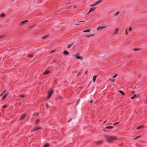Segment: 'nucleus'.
<instances>
[{"mask_svg": "<svg viewBox=\"0 0 147 147\" xmlns=\"http://www.w3.org/2000/svg\"><path fill=\"white\" fill-rule=\"evenodd\" d=\"M97 76H94L93 77V82H94L96 80V78L97 77Z\"/></svg>", "mask_w": 147, "mask_h": 147, "instance_id": "obj_10", "label": "nucleus"}, {"mask_svg": "<svg viewBox=\"0 0 147 147\" xmlns=\"http://www.w3.org/2000/svg\"><path fill=\"white\" fill-rule=\"evenodd\" d=\"M48 36V35H47L46 36H44L43 37H42V39H44V38H47V36Z\"/></svg>", "mask_w": 147, "mask_h": 147, "instance_id": "obj_37", "label": "nucleus"}, {"mask_svg": "<svg viewBox=\"0 0 147 147\" xmlns=\"http://www.w3.org/2000/svg\"><path fill=\"white\" fill-rule=\"evenodd\" d=\"M82 88V87H80V88Z\"/></svg>", "mask_w": 147, "mask_h": 147, "instance_id": "obj_64", "label": "nucleus"}, {"mask_svg": "<svg viewBox=\"0 0 147 147\" xmlns=\"http://www.w3.org/2000/svg\"><path fill=\"white\" fill-rule=\"evenodd\" d=\"M80 99H79L77 101V104H76V105H78L79 102V101H80Z\"/></svg>", "mask_w": 147, "mask_h": 147, "instance_id": "obj_39", "label": "nucleus"}, {"mask_svg": "<svg viewBox=\"0 0 147 147\" xmlns=\"http://www.w3.org/2000/svg\"><path fill=\"white\" fill-rule=\"evenodd\" d=\"M94 34H91V35H86V37H88H88H90V36H94Z\"/></svg>", "mask_w": 147, "mask_h": 147, "instance_id": "obj_29", "label": "nucleus"}, {"mask_svg": "<svg viewBox=\"0 0 147 147\" xmlns=\"http://www.w3.org/2000/svg\"><path fill=\"white\" fill-rule=\"evenodd\" d=\"M93 102V100H91L90 101V102L91 103H92V102Z\"/></svg>", "mask_w": 147, "mask_h": 147, "instance_id": "obj_54", "label": "nucleus"}, {"mask_svg": "<svg viewBox=\"0 0 147 147\" xmlns=\"http://www.w3.org/2000/svg\"><path fill=\"white\" fill-rule=\"evenodd\" d=\"M50 71L46 69L45 72L43 73V74H48L49 73Z\"/></svg>", "mask_w": 147, "mask_h": 147, "instance_id": "obj_9", "label": "nucleus"}, {"mask_svg": "<svg viewBox=\"0 0 147 147\" xmlns=\"http://www.w3.org/2000/svg\"><path fill=\"white\" fill-rule=\"evenodd\" d=\"M35 26V25H33V26H31L30 27V28H32L34 26Z\"/></svg>", "mask_w": 147, "mask_h": 147, "instance_id": "obj_45", "label": "nucleus"}, {"mask_svg": "<svg viewBox=\"0 0 147 147\" xmlns=\"http://www.w3.org/2000/svg\"><path fill=\"white\" fill-rule=\"evenodd\" d=\"M7 107V105H3V108H6V107Z\"/></svg>", "mask_w": 147, "mask_h": 147, "instance_id": "obj_33", "label": "nucleus"}, {"mask_svg": "<svg viewBox=\"0 0 147 147\" xmlns=\"http://www.w3.org/2000/svg\"><path fill=\"white\" fill-rule=\"evenodd\" d=\"M80 73V72L77 75V76H78Z\"/></svg>", "mask_w": 147, "mask_h": 147, "instance_id": "obj_55", "label": "nucleus"}, {"mask_svg": "<svg viewBox=\"0 0 147 147\" xmlns=\"http://www.w3.org/2000/svg\"><path fill=\"white\" fill-rule=\"evenodd\" d=\"M53 90L52 89H51L48 92V95H50L51 96V95L53 93Z\"/></svg>", "mask_w": 147, "mask_h": 147, "instance_id": "obj_5", "label": "nucleus"}, {"mask_svg": "<svg viewBox=\"0 0 147 147\" xmlns=\"http://www.w3.org/2000/svg\"><path fill=\"white\" fill-rule=\"evenodd\" d=\"M140 50L139 49L133 48V50L134 51H138Z\"/></svg>", "mask_w": 147, "mask_h": 147, "instance_id": "obj_22", "label": "nucleus"}, {"mask_svg": "<svg viewBox=\"0 0 147 147\" xmlns=\"http://www.w3.org/2000/svg\"><path fill=\"white\" fill-rule=\"evenodd\" d=\"M5 35H3L2 36H0V39H1L5 36Z\"/></svg>", "mask_w": 147, "mask_h": 147, "instance_id": "obj_27", "label": "nucleus"}, {"mask_svg": "<svg viewBox=\"0 0 147 147\" xmlns=\"http://www.w3.org/2000/svg\"><path fill=\"white\" fill-rule=\"evenodd\" d=\"M63 53L65 55H68L69 54V53L67 51H64Z\"/></svg>", "mask_w": 147, "mask_h": 147, "instance_id": "obj_11", "label": "nucleus"}, {"mask_svg": "<svg viewBox=\"0 0 147 147\" xmlns=\"http://www.w3.org/2000/svg\"><path fill=\"white\" fill-rule=\"evenodd\" d=\"M6 90H5L3 92L0 94V96H2L3 94L6 92Z\"/></svg>", "mask_w": 147, "mask_h": 147, "instance_id": "obj_30", "label": "nucleus"}, {"mask_svg": "<svg viewBox=\"0 0 147 147\" xmlns=\"http://www.w3.org/2000/svg\"><path fill=\"white\" fill-rule=\"evenodd\" d=\"M36 115H39V113H36Z\"/></svg>", "mask_w": 147, "mask_h": 147, "instance_id": "obj_48", "label": "nucleus"}, {"mask_svg": "<svg viewBox=\"0 0 147 147\" xmlns=\"http://www.w3.org/2000/svg\"><path fill=\"white\" fill-rule=\"evenodd\" d=\"M95 5H96L95 4V3H94V4H92V5H90V7H92V6H95Z\"/></svg>", "mask_w": 147, "mask_h": 147, "instance_id": "obj_32", "label": "nucleus"}, {"mask_svg": "<svg viewBox=\"0 0 147 147\" xmlns=\"http://www.w3.org/2000/svg\"><path fill=\"white\" fill-rule=\"evenodd\" d=\"M6 15L5 14H2L0 15V16L1 18H4L5 17Z\"/></svg>", "mask_w": 147, "mask_h": 147, "instance_id": "obj_18", "label": "nucleus"}, {"mask_svg": "<svg viewBox=\"0 0 147 147\" xmlns=\"http://www.w3.org/2000/svg\"><path fill=\"white\" fill-rule=\"evenodd\" d=\"M132 28L131 27H130L129 29V31H130L132 30Z\"/></svg>", "mask_w": 147, "mask_h": 147, "instance_id": "obj_40", "label": "nucleus"}, {"mask_svg": "<svg viewBox=\"0 0 147 147\" xmlns=\"http://www.w3.org/2000/svg\"><path fill=\"white\" fill-rule=\"evenodd\" d=\"M107 121L106 120L103 123V124H105Z\"/></svg>", "mask_w": 147, "mask_h": 147, "instance_id": "obj_51", "label": "nucleus"}, {"mask_svg": "<svg viewBox=\"0 0 147 147\" xmlns=\"http://www.w3.org/2000/svg\"><path fill=\"white\" fill-rule=\"evenodd\" d=\"M6 97V95H4L2 98V100H4Z\"/></svg>", "mask_w": 147, "mask_h": 147, "instance_id": "obj_24", "label": "nucleus"}, {"mask_svg": "<svg viewBox=\"0 0 147 147\" xmlns=\"http://www.w3.org/2000/svg\"><path fill=\"white\" fill-rule=\"evenodd\" d=\"M91 83V82H90V83L89 84V85H88V86L89 85V84H90V83Z\"/></svg>", "mask_w": 147, "mask_h": 147, "instance_id": "obj_61", "label": "nucleus"}, {"mask_svg": "<svg viewBox=\"0 0 147 147\" xmlns=\"http://www.w3.org/2000/svg\"><path fill=\"white\" fill-rule=\"evenodd\" d=\"M85 21H80V22H78L79 23H80V22H85Z\"/></svg>", "mask_w": 147, "mask_h": 147, "instance_id": "obj_50", "label": "nucleus"}, {"mask_svg": "<svg viewBox=\"0 0 147 147\" xmlns=\"http://www.w3.org/2000/svg\"><path fill=\"white\" fill-rule=\"evenodd\" d=\"M119 13H120V12L119 11L117 12L114 15V16L115 17L116 16H117V15H118L119 14Z\"/></svg>", "mask_w": 147, "mask_h": 147, "instance_id": "obj_19", "label": "nucleus"}, {"mask_svg": "<svg viewBox=\"0 0 147 147\" xmlns=\"http://www.w3.org/2000/svg\"><path fill=\"white\" fill-rule=\"evenodd\" d=\"M34 113H33V114L32 115H33V116H34Z\"/></svg>", "mask_w": 147, "mask_h": 147, "instance_id": "obj_60", "label": "nucleus"}, {"mask_svg": "<svg viewBox=\"0 0 147 147\" xmlns=\"http://www.w3.org/2000/svg\"><path fill=\"white\" fill-rule=\"evenodd\" d=\"M105 28V26H99L97 29V30H100Z\"/></svg>", "mask_w": 147, "mask_h": 147, "instance_id": "obj_3", "label": "nucleus"}, {"mask_svg": "<svg viewBox=\"0 0 147 147\" xmlns=\"http://www.w3.org/2000/svg\"><path fill=\"white\" fill-rule=\"evenodd\" d=\"M39 121H40V120L38 119H37L35 121L36 125H38L39 122Z\"/></svg>", "mask_w": 147, "mask_h": 147, "instance_id": "obj_15", "label": "nucleus"}, {"mask_svg": "<svg viewBox=\"0 0 147 147\" xmlns=\"http://www.w3.org/2000/svg\"><path fill=\"white\" fill-rule=\"evenodd\" d=\"M76 58L77 59H80L81 60H82L83 59V57L82 56H77L76 57Z\"/></svg>", "mask_w": 147, "mask_h": 147, "instance_id": "obj_8", "label": "nucleus"}, {"mask_svg": "<svg viewBox=\"0 0 147 147\" xmlns=\"http://www.w3.org/2000/svg\"><path fill=\"white\" fill-rule=\"evenodd\" d=\"M143 127H144L143 125L140 126H139L137 128V129H140L141 128H143Z\"/></svg>", "mask_w": 147, "mask_h": 147, "instance_id": "obj_20", "label": "nucleus"}, {"mask_svg": "<svg viewBox=\"0 0 147 147\" xmlns=\"http://www.w3.org/2000/svg\"><path fill=\"white\" fill-rule=\"evenodd\" d=\"M24 96H25L24 95H21L20 96V97H22V98H24Z\"/></svg>", "mask_w": 147, "mask_h": 147, "instance_id": "obj_31", "label": "nucleus"}, {"mask_svg": "<svg viewBox=\"0 0 147 147\" xmlns=\"http://www.w3.org/2000/svg\"><path fill=\"white\" fill-rule=\"evenodd\" d=\"M119 31V29L117 28H115V30L114 31V34H117V33L118 31Z\"/></svg>", "mask_w": 147, "mask_h": 147, "instance_id": "obj_7", "label": "nucleus"}, {"mask_svg": "<svg viewBox=\"0 0 147 147\" xmlns=\"http://www.w3.org/2000/svg\"><path fill=\"white\" fill-rule=\"evenodd\" d=\"M135 93V91H133L132 92V93L133 94H134Z\"/></svg>", "mask_w": 147, "mask_h": 147, "instance_id": "obj_49", "label": "nucleus"}, {"mask_svg": "<svg viewBox=\"0 0 147 147\" xmlns=\"http://www.w3.org/2000/svg\"><path fill=\"white\" fill-rule=\"evenodd\" d=\"M42 128V127H34L33 128V129H32V130H31V132H32L33 131H36V130L40 129Z\"/></svg>", "mask_w": 147, "mask_h": 147, "instance_id": "obj_2", "label": "nucleus"}, {"mask_svg": "<svg viewBox=\"0 0 147 147\" xmlns=\"http://www.w3.org/2000/svg\"><path fill=\"white\" fill-rule=\"evenodd\" d=\"M140 136H138L137 138H135L134 139V140H135V139H137L138 138H140Z\"/></svg>", "mask_w": 147, "mask_h": 147, "instance_id": "obj_42", "label": "nucleus"}, {"mask_svg": "<svg viewBox=\"0 0 147 147\" xmlns=\"http://www.w3.org/2000/svg\"><path fill=\"white\" fill-rule=\"evenodd\" d=\"M71 120H72V118H71L69 120H68V122H69Z\"/></svg>", "mask_w": 147, "mask_h": 147, "instance_id": "obj_44", "label": "nucleus"}, {"mask_svg": "<svg viewBox=\"0 0 147 147\" xmlns=\"http://www.w3.org/2000/svg\"><path fill=\"white\" fill-rule=\"evenodd\" d=\"M28 22V20H25L21 22V25H22L26 23H27Z\"/></svg>", "mask_w": 147, "mask_h": 147, "instance_id": "obj_6", "label": "nucleus"}, {"mask_svg": "<svg viewBox=\"0 0 147 147\" xmlns=\"http://www.w3.org/2000/svg\"><path fill=\"white\" fill-rule=\"evenodd\" d=\"M96 9V8L95 7H91V8L90 9V11H94V10H95V9Z\"/></svg>", "mask_w": 147, "mask_h": 147, "instance_id": "obj_12", "label": "nucleus"}, {"mask_svg": "<svg viewBox=\"0 0 147 147\" xmlns=\"http://www.w3.org/2000/svg\"><path fill=\"white\" fill-rule=\"evenodd\" d=\"M102 1V0H100L98 1H97L95 3L96 5H97L98 4H99V3H100Z\"/></svg>", "mask_w": 147, "mask_h": 147, "instance_id": "obj_13", "label": "nucleus"}, {"mask_svg": "<svg viewBox=\"0 0 147 147\" xmlns=\"http://www.w3.org/2000/svg\"><path fill=\"white\" fill-rule=\"evenodd\" d=\"M117 74H115L113 77V78H115L117 76Z\"/></svg>", "mask_w": 147, "mask_h": 147, "instance_id": "obj_35", "label": "nucleus"}, {"mask_svg": "<svg viewBox=\"0 0 147 147\" xmlns=\"http://www.w3.org/2000/svg\"><path fill=\"white\" fill-rule=\"evenodd\" d=\"M127 30L128 28H126L125 29V34L126 35H128V33L127 32Z\"/></svg>", "mask_w": 147, "mask_h": 147, "instance_id": "obj_14", "label": "nucleus"}, {"mask_svg": "<svg viewBox=\"0 0 147 147\" xmlns=\"http://www.w3.org/2000/svg\"><path fill=\"white\" fill-rule=\"evenodd\" d=\"M46 106H47V108H48L49 107V105H48V104H46Z\"/></svg>", "mask_w": 147, "mask_h": 147, "instance_id": "obj_43", "label": "nucleus"}, {"mask_svg": "<svg viewBox=\"0 0 147 147\" xmlns=\"http://www.w3.org/2000/svg\"><path fill=\"white\" fill-rule=\"evenodd\" d=\"M59 98H60V99H62V98H61V96H59Z\"/></svg>", "mask_w": 147, "mask_h": 147, "instance_id": "obj_52", "label": "nucleus"}, {"mask_svg": "<svg viewBox=\"0 0 147 147\" xmlns=\"http://www.w3.org/2000/svg\"><path fill=\"white\" fill-rule=\"evenodd\" d=\"M119 123V122H117L115 123H114V124H113V125H117V124H118Z\"/></svg>", "mask_w": 147, "mask_h": 147, "instance_id": "obj_34", "label": "nucleus"}, {"mask_svg": "<svg viewBox=\"0 0 147 147\" xmlns=\"http://www.w3.org/2000/svg\"><path fill=\"white\" fill-rule=\"evenodd\" d=\"M41 83V82H39V84H40V83Z\"/></svg>", "mask_w": 147, "mask_h": 147, "instance_id": "obj_62", "label": "nucleus"}, {"mask_svg": "<svg viewBox=\"0 0 147 147\" xmlns=\"http://www.w3.org/2000/svg\"><path fill=\"white\" fill-rule=\"evenodd\" d=\"M109 80L112 81L113 82H114L115 81V80H114V79H110Z\"/></svg>", "mask_w": 147, "mask_h": 147, "instance_id": "obj_38", "label": "nucleus"}, {"mask_svg": "<svg viewBox=\"0 0 147 147\" xmlns=\"http://www.w3.org/2000/svg\"><path fill=\"white\" fill-rule=\"evenodd\" d=\"M88 71H86L85 72V74H87L88 73Z\"/></svg>", "mask_w": 147, "mask_h": 147, "instance_id": "obj_46", "label": "nucleus"}, {"mask_svg": "<svg viewBox=\"0 0 147 147\" xmlns=\"http://www.w3.org/2000/svg\"><path fill=\"white\" fill-rule=\"evenodd\" d=\"M82 88V87H80V88Z\"/></svg>", "mask_w": 147, "mask_h": 147, "instance_id": "obj_63", "label": "nucleus"}, {"mask_svg": "<svg viewBox=\"0 0 147 147\" xmlns=\"http://www.w3.org/2000/svg\"><path fill=\"white\" fill-rule=\"evenodd\" d=\"M55 50H53V51H52L51 52V53H53V52H55Z\"/></svg>", "mask_w": 147, "mask_h": 147, "instance_id": "obj_47", "label": "nucleus"}, {"mask_svg": "<svg viewBox=\"0 0 147 147\" xmlns=\"http://www.w3.org/2000/svg\"><path fill=\"white\" fill-rule=\"evenodd\" d=\"M33 56H34V55L33 54H30L28 55V56L29 57H30V58L32 57Z\"/></svg>", "mask_w": 147, "mask_h": 147, "instance_id": "obj_26", "label": "nucleus"}, {"mask_svg": "<svg viewBox=\"0 0 147 147\" xmlns=\"http://www.w3.org/2000/svg\"><path fill=\"white\" fill-rule=\"evenodd\" d=\"M76 7H77L76 6H74V8H76Z\"/></svg>", "mask_w": 147, "mask_h": 147, "instance_id": "obj_57", "label": "nucleus"}, {"mask_svg": "<svg viewBox=\"0 0 147 147\" xmlns=\"http://www.w3.org/2000/svg\"><path fill=\"white\" fill-rule=\"evenodd\" d=\"M26 115H27L26 114H23L22 115L21 118L19 120V121L23 120L24 119V118H25V117L26 116Z\"/></svg>", "mask_w": 147, "mask_h": 147, "instance_id": "obj_4", "label": "nucleus"}, {"mask_svg": "<svg viewBox=\"0 0 147 147\" xmlns=\"http://www.w3.org/2000/svg\"><path fill=\"white\" fill-rule=\"evenodd\" d=\"M114 127L113 126H107L106 127L107 128H109L110 129H112Z\"/></svg>", "mask_w": 147, "mask_h": 147, "instance_id": "obj_21", "label": "nucleus"}, {"mask_svg": "<svg viewBox=\"0 0 147 147\" xmlns=\"http://www.w3.org/2000/svg\"><path fill=\"white\" fill-rule=\"evenodd\" d=\"M79 24H76V25H79Z\"/></svg>", "mask_w": 147, "mask_h": 147, "instance_id": "obj_59", "label": "nucleus"}, {"mask_svg": "<svg viewBox=\"0 0 147 147\" xmlns=\"http://www.w3.org/2000/svg\"><path fill=\"white\" fill-rule=\"evenodd\" d=\"M49 146L50 144L47 143L44 145V147H49Z\"/></svg>", "mask_w": 147, "mask_h": 147, "instance_id": "obj_17", "label": "nucleus"}, {"mask_svg": "<svg viewBox=\"0 0 147 147\" xmlns=\"http://www.w3.org/2000/svg\"><path fill=\"white\" fill-rule=\"evenodd\" d=\"M118 92L121 93L122 95H124L125 93L123 92V91L121 90H119Z\"/></svg>", "mask_w": 147, "mask_h": 147, "instance_id": "obj_16", "label": "nucleus"}, {"mask_svg": "<svg viewBox=\"0 0 147 147\" xmlns=\"http://www.w3.org/2000/svg\"><path fill=\"white\" fill-rule=\"evenodd\" d=\"M91 11H90V10H89V11L88 13L87 14L89 13Z\"/></svg>", "mask_w": 147, "mask_h": 147, "instance_id": "obj_53", "label": "nucleus"}, {"mask_svg": "<svg viewBox=\"0 0 147 147\" xmlns=\"http://www.w3.org/2000/svg\"><path fill=\"white\" fill-rule=\"evenodd\" d=\"M56 60H54V63H55V62H56Z\"/></svg>", "mask_w": 147, "mask_h": 147, "instance_id": "obj_56", "label": "nucleus"}, {"mask_svg": "<svg viewBox=\"0 0 147 147\" xmlns=\"http://www.w3.org/2000/svg\"><path fill=\"white\" fill-rule=\"evenodd\" d=\"M51 96H50V95H48V96L47 98V99H49L51 97Z\"/></svg>", "mask_w": 147, "mask_h": 147, "instance_id": "obj_41", "label": "nucleus"}, {"mask_svg": "<svg viewBox=\"0 0 147 147\" xmlns=\"http://www.w3.org/2000/svg\"><path fill=\"white\" fill-rule=\"evenodd\" d=\"M105 138L109 143H111L114 140H117V138L116 136H105Z\"/></svg>", "mask_w": 147, "mask_h": 147, "instance_id": "obj_1", "label": "nucleus"}, {"mask_svg": "<svg viewBox=\"0 0 147 147\" xmlns=\"http://www.w3.org/2000/svg\"><path fill=\"white\" fill-rule=\"evenodd\" d=\"M136 96V94H134V96L131 97V99H133Z\"/></svg>", "mask_w": 147, "mask_h": 147, "instance_id": "obj_25", "label": "nucleus"}, {"mask_svg": "<svg viewBox=\"0 0 147 147\" xmlns=\"http://www.w3.org/2000/svg\"><path fill=\"white\" fill-rule=\"evenodd\" d=\"M102 141H98V142H97V144H99L100 143H102Z\"/></svg>", "mask_w": 147, "mask_h": 147, "instance_id": "obj_28", "label": "nucleus"}, {"mask_svg": "<svg viewBox=\"0 0 147 147\" xmlns=\"http://www.w3.org/2000/svg\"><path fill=\"white\" fill-rule=\"evenodd\" d=\"M90 29H88V30H84L83 31V32H90Z\"/></svg>", "mask_w": 147, "mask_h": 147, "instance_id": "obj_23", "label": "nucleus"}, {"mask_svg": "<svg viewBox=\"0 0 147 147\" xmlns=\"http://www.w3.org/2000/svg\"><path fill=\"white\" fill-rule=\"evenodd\" d=\"M8 94V93H7V94H6L5 95H6V96H7Z\"/></svg>", "mask_w": 147, "mask_h": 147, "instance_id": "obj_58", "label": "nucleus"}, {"mask_svg": "<svg viewBox=\"0 0 147 147\" xmlns=\"http://www.w3.org/2000/svg\"><path fill=\"white\" fill-rule=\"evenodd\" d=\"M73 44H71V45H68L67 46V47L68 48H69L71 47V45H72Z\"/></svg>", "mask_w": 147, "mask_h": 147, "instance_id": "obj_36", "label": "nucleus"}]
</instances>
